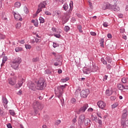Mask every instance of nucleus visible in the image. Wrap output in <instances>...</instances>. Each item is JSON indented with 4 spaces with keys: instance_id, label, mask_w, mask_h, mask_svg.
I'll return each instance as SVG.
<instances>
[{
    "instance_id": "nucleus-1",
    "label": "nucleus",
    "mask_w": 128,
    "mask_h": 128,
    "mask_svg": "<svg viewBox=\"0 0 128 128\" xmlns=\"http://www.w3.org/2000/svg\"><path fill=\"white\" fill-rule=\"evenodd\" d=\"M68 84H65L64 85H60L58 86V90L55 91V94L58 98H62V94H64V89L66 88V86Z\"/></svg>"
},
{
    "instance_id": "nucleus-2",
    "label": "nucleus",
    "mask_w": 128,
    "mask_h": 128,
    "mask_svg": "<svg viewBox=\"0 0 128 128\" xmlns=\"http://www.w3.org/2000/svg\"><path fill=\"white\" fill-rule=\"evenodd\" d=\"M36 90H42L46 86V84H44V80L42 78H40L38 82H36Z\"/></svg>"
},
{
    "instance_id": "nucleus-3",
    "label": "nucleus",
    "mask_w": 128,
    "mask_h": 128,
    "mask_svg": "<svg viewBox=\"0 0 128 128\" xmlns=\"http://www.w3.org/2000/svg\"><path fill=\"white\" fill-rule=\"evenodd\" d=\"M20 62H22V58H16L11 62V66L14 70H18Z\"/></svg>"
},
{
    "instance_id": "nucleus-4",
    "label": "nucleus",
    "mask_w": 128,
    "mask_h": 128,
    "mask_svg": "<svg viewBox=\"0 0 128 128\" xmlns=\"http://www.w3.org/2000/svg\"><path fill=\"white\" fill-rule=\"evenodd\" d=\"M33 108L35 112H38V110H42L44 108V104L42 102L36 101L33 103Z\"/></svg>"
},
{
    "instance_id": "nucleus-5",
    "label": "nucleus",
    "mask_w": 128,
    "mask_h": 128,
    "mask_svg": "<svg viewBox=\"0 0 128 128\" xmlns=\"http://www.w3.org/2000/svg\"><path fill=\"white\" fill-rule=\"evenodd\" d=\"M46 1H44V2H42V3H40L38 6V9L36 12V14H40V12H42V9L44 8H46Z\"/></svg>"
},
{
    "instance_id": "nucleus-6",
    "label": "nucleus",
    "mask_w": 128,
    "mask_h": 128,
    "mask_svg": "<svg viewBox=\"0 0 128 128\" xmlns=\"http://www.w3.org/2000/svg\"><path fill=\"white\" fill-rule=\"evenodd\" d=\"M97 104L100 108H102V110H104V108L106 106V104L104 101H99L98 102Z\"/></svg>"
},
{
    "instance_id": "nucleus-7",
    "label": "nucleus",
    "mask_w": 128,
    "mask_h": 128,
    "mask_svg": "<svg viewBox=\"0 0 128 128\" xmlns=\"http://www.w3.org/2000/svg\"><path fill=\"white\" fill-rule=\"evenodd\" d=\"M90 94V90H82L80 92V96L82 98H86Z\"/></svg>"
},
{
    "instance_id": "nucleus-8",
    "label": "nucleus",
    "mask_w": 128,
    "mask_h": 128,
    "mask_svg": "<svg viewBox=\"0 0 128 128\" xmlns=\"http://www.w3.org/2000/svg\"><path fill=\"white\" fill-rule=\"evenodd\" d=\"M88 108V104H84L83 106L81 107L78 112V114H80V112H84L86 109Z\"/></svg>"
},
{
    "instance_id": "nucleus-9",
    "label": "nucleus",
    "mask_w": 128,
    "mask_h": 128,
    "mask_svg": "<svg viewBox=\"0 0 128 128\" xmlns=\"http://www.w3.org/2000/svg\"><path fill=\"white\" fill-rule=\"evenodd\" d=\"M2 102L4 108H8V99H6V98L4 96H2Z\"/></svg>"
},
{
    "instance_id": "nucleus-10",
    "label": "nucleus",
    "mask_w": 128,
    "mask_h": 128,
    "mask_svg": "<svg viewBox=\"0 0 128 128\" xmlns=\"http://www.w3.org/2000/svg\"><path fill=\"white\" fill-rule=\"evenodd\" d=\"M102 8L104 10H110L112 8V5L108 3H105L102 6Z\"/></svg>"
},
{
    "instance_id": "nucleus-11",
    "label": "nucleus",
    "mask_w": 128,
    "mask_h": 128,
    "mask_svg": "<svg viewBox=\"0 0 128 128\" xmlns=\"http://www.w3.org/2000/svg\"><path fill=\"white\" fill-rule=\"evenodd\" d=\"M118 88L120 90H128V85L124 86L122 84H118Z\"/></svg>"
},
{
    "instance_id": "nucleus-12",
    "label": "nucleus",
    "mask_w": 128,
    "mask_h": 128,
    "mask_svg": "<svg viewBox=\"0 0 128 128\" xmlns=\"http://www.w3.org/2000/svg\"><path fill=\"white\" fill-rule=\"evenodd\" d=\"M84 118H86V116L84 114L81 115L78 119V124H84Z\"/></svg>"
},
{
    "instance_id": "nucleus-13",
    "label": "nucleus",
    "mask_w": 128,
    "mask_h": 128,
    "mask_svg": "<svg viewBox=\"0 0 128 128\" xmlns=\"http://www.w3.org/2000/svg\"><path fill=\"white\" fill-rule=\"evenodd\" d=\"M14 18L16 20H22V18L19 14H16V12H14Z\"/></svg>"
},
{
    "instance_id": "nucleus-14",
    "label": "nucleus",
    "mask_w": 128,
    "mask_h": 128,
    "mask_svg": "<svg viewBox=\"0 0 128 128\" xmlns=\"http://www.w3.org/2000/svg\"><path fill=\"white\" fill-rule=\"evenodd\" d=\"M30 90H36V84H34V83H30V84L28 86Z\"/></svg>"
},
{
    "instance_id": "nucleus-15",
    "label": "nucleus",
    "mask_w": 128,
    "mask_h": 128,
    "mask_svg": "<svg viewBox=\"0 0 128 128\" xmlns=\"http://www.w3.org/2000/svg\"><path fill=\"white\" fill-rule=\"evenodd\" d=\"M62 12L60 10H56L53 12V16H57V18H60Z\"/></svg>"
},
{
    "instance_id": "nucleus-16",
    "label": "nucleus",
    "mask_w": 128,
    "mask_h": 128,
    "mask_svg": "<svg viewBox=\"0 0 128 128\" xmlns=\"http://www.w3.org/2000/svg\"><path fill=\"white\" fill-rule=\"evenodd\" d=\"M18 78H20V80L18 81V88H20V86H22L24 84V79L22 78V76H18Z\"/></svg>"
},
{
    "instance_id": "nucleus-17",
    "label": "nucleus",
    "mask_w": 128,
    "mask_h": 128,
    "mask_svg": "<svg viewBox=\"0 0 128 128\" xmlns=\"http://www.w3.org/2000/svg\"><path fill=\"white\" fill-rule=\"evenodd\" d=\"M110 10L114 12H118V10H120V7L116 5H111Z\"/></svg>"
},
{
    "instance_id": "nucleus-18",
    "label": "nucleus",
    "mask_w": 128,
    "mask_h": 128,
    "mask_svg": "<svg viewBox=\"0 0 128 128\" xmlns=\"http://www.w3.org/2000/svg\"><path fill=\"white\" fill-rule=\"evenodd\" d=\"M122 126L123 128H126L128 126V120H124L123 121H121Z\"/></svg>"
},
{
    "instance_id": "nucleus-19",
    "label": "nucleus",
    "mask_w": 128,
    "mask_h": 128,
    "mask_svg": "<svg viewBox=\"0 0 128 128\" xmlns=\"http://www.w3.org/2000/svg\"><path fill=\"white\" fill-rule=\"evenodd\" d=\"M69 18H70V16L68 14H65L64 16H63L62 18V20L63 22H67Z\"/></svg>"
},
{
    "instance_id": "nucleus-20",
    "label": "nucleus",
    "mask_w": 128,
    "mask_h": 128,
    "mask_svg": "<svg viewBox=\"0 0 128 128\" xmlns=\"http://www.w3.org/2000/svg\"><path fill=\"white\" fill-rule=\"evenodd\" d=\"M8 84L11 86H14L16 84V81H13L12 78H10L8 80Z\"/></svg>"
},
{
    "instance_id": "nucleus-21",
    "label": "nucleus",
    "mask_w": 128,
    "mask_h": 128,
    "mask_svg": "<svg viewBox=\"0 0 128 128\" xmlns=\"http://www.w3.org/2000/svg\"><path fill=\"white\" fill-rule=\"evenodd\" d=\"M106 96H112V91L110 90H106Z\"/></svg>"
},
{
    "instance_id": "nucleus-22",
    "label": "nucleus",
    "mask_w": 128,
    "mask_h": 128,
    "mask_svg": "<svg viewBox=\"0 0 128 128\" xmlns=\"http://www.w3.org/2000/svg\"><path fill=\"white\" fill-rule=\"evenodd\" d=\"M62 60H56V62H54V64L55 66H62Z\"/></svg>"
},
{
    "instance_id": "nucleus-23",
    "label": "nucleus",
    "mask_w": 128,
    "mask_h": 128,
    "mask_svg": "<svg viewBox=\"0 0 128 128\" xmlns=\"http://www.w3.org/2000/svg\"><path fill=\"white\" fill-rule=\"evenodd\" d=\"M20 6H22V4L18 2H16L14 4V7L17 8H20Z\"/></svg>"
},
{
    "instance_id": "nucleus-24",
    "label": "nucleus",
    "mask_w": 128,
    "mask_h": 128,
    "mask_svg": "<svg viewBox=\"0 0 128 128\" xmlns=\"http://www.w3.org/2000/svg\"><path fill=\"white\" fill-rule=\"evenodd\" d=\"M126 116H128V114H126V112L124 113L122 115V122L123 120H126Z\"/></svg>"
},
{
    "instance_id": "nucleus-25",
    "label": "nucleus",
    "mask_w": 128,
    "mask_h": 128,
    "mask_svg": "<svg viewBox=\"0 0 128 128\" xmlns=\"http://www.w3.org/2000/svg\"><path fill=\"white\" fill-rule=\"evenodd\" d=\"M56 58L57 60H62V57L60 54H57L56 56Z\"/></svg>"
},
{
    "instance_id": "nucleus-26",
    "label": "nucleus",
    "mask_w": 128,
    "mask_h": 128,
    "mask_svg": "<svg viewBox=\"0 0 128 128\" xmlns=\"http://www.w3.org/2000/svg\"><path fill=\"white\" fill-rule=\"evenodd\" d=\"M98 70V66H96V64H94L92 66V72H96V70Z\"/></svg>"
},
{
    "instance_id": "nucleus-27",
    "label": "nucleus",
    "mask_w": 128,
    "mask_h": 128,
    "mask_svg": "<svg viewBox=\"0 0 128 128\" xmlns=\"http://www.w3.org/2000/svg\"><path fill=\"white\" fill-rule=\"evenodd\" d=\"M68 80H70V78L66 77V78L61 79L60 82H68Z\"/></svg>"
},
{
    "instance_id": "nucleus-28",
    "label": "nucleus",
    "mask_w": 128,
    "mask_h": 128,
    "mask_svg": "<svg viewBox=\"0 0 128 128\" xmlns=\"http://www.w3.org/2000/svg\"><path fill=\"white\" fill-rule=\"evenodd\" d=\"M33 42H42V40L38 39V38H34V39L32 40Z\"/></svg>"
},
{
    "instance_id": "nucleus-29",
    "label": "nucleus",
    "mask_w": 128,
    "mask_h": 128,
    "mask_svg": "<svg viewBox=\"0 0 128 128\" xmlns=\"http://www.w3.org/2000/svg\"><path fill=\"white\" fill-rule=\"evenodd\" d=\"M32 62H40V58L38 57H36L32 59Z\"/></svg>"
},
{
    "instance_id": "nucleus-30",
    "label": "nucleus",
    "mask_w": 128,
    "mask_h": 128,
    "mask_svg": "<svg viewBox=\"0 0 128 128\" xmlns=\"http://www.w3.org/2000/svg\"><path fill=\"white\" fill-rule=\"evenodd\" d=\"M8 60V57L4 56L2 58V64L1 66H4V64H6V62Z\"/></svg>"
},
{
    "instance_id": "nucleus-31",
    "label": "nucleus",
    "mask_w": 128,
    "mask_h": 128,
    "mask_svg": "<svg viewBox=\"0 0 128 128\" xmlns=\"http://www.w3.org/2000/svg\"><path fill=\"white\" fill-rule=\"evenodd\" d=\"M15 50H16V52H22V47H16L15 48Z\"/></svg>"
},
{
    "instance_id": "nucleus-32",
    "label": "nucleus",
    "mask_w": 128,
    "mask_h": 128,
    "mask_svg": "<svg viewBox=\"0 0 128 128\" xmlns=\"http://www.w3.org/2000/svg\"><path fill=\"white\" fill-rule=\"evenodd\" d=\"M10 114L11 116H14L16 115V113L14 112V110H10Z\"/></svg>"
},
{
    "instance_id": "nucleus-33",
    "label": "nucleus",
    "mask_w": 128,
    "mask_h": 128,
    "mask_svg": "<svg viewBox=\"0 0 128 128\" xmlns=\"http://www.w3.org/2000/svg\"><path fill=\"white\" fill-rule=\"evenodd\" d=\"M24 10L25 13L26 14H28V9L26 6H24Z\"/></svg>"
},
{
    "instance_id": "nucleus-34",
    "label": "nucleus",
    "mask_w": 128,
    "mask_h": 128,
    "mask_svg": "<svg viewBox=\"0 0 128 128\" xmlns=\"http://www.w3.org/2000/svg\"><path fill=\"white\" fill-rule=\"evenodd\" d=\"M101 62H102L103 64H108L106 60L104 58H101Z\"/></svg>"
},
{
    "instance_id": "nucleus-35",
    "label": "nucleus",
    "mask_w": 128,
    "mask_h": 128,
    "mask_svg": "<svg viewBox=\"0 0 128 128\" xmlns=\"http://www.w3.org/2000/svg\"><path fill=\"white\" fill-rule=\"evenodd\" d=\"M63 8L64 10H67L68 8V4H64L63 6Z\"/></svg>"
},
{
    "instance_id": "nucleus-36",
    "label": "nucleus",
    "mask_w": 128,
    "mask_h": 128,
    "mask_svg": "<svg viewBox=\"0 0 128 128\" xmlns=\"http://www.w3.org/2000/svg\"><path fill=\"white\" fill-rule=\"evenodd\" d=\"M39 20L40 22V24H44V19L42 18V17H40Z\"/></svg>"
},
{
    "instance_id": "nucleus-37",
    "label": "nucleus",
    "mask_w": 128,
    "mask_h": 128,
    "mask_svg": "<svg viewBox=\"0 0 128 128\" xmlns=\"http://www.w3.org/2000/svg\"><path fill=\"white\" fill-rule=\"evenodd\" d=\"M64 30L66 32H68L70 30V26H66L64 28Z\"/></svg>"
},
{
    "instance_id": "nucleus-38",
    "label": "nucleus",
    "mask_w": 128,
    "mask_h": 128,
    "mask_svg": "<svg viewBox=\"0 0 128 128\" xmlns=\"http://www.w3.org/2000/svg\"><path fill=\"white\" fill-rule=\"evenodd\" d=\"M84 123L86 126H88L90 124V120L88 119H86Z\"/></svg>"
},
{
    "instance_id": "nucleus-39",
    "label": "nucleus",
    "mask_w": 128,
    "mask_h": 128,
    "mask_svg": "<svg viewBox=\"0 0 128 128\" xmlns=\"http://www.w3.org/2000/svg\"><path fill=\"white\" fill-rule=\"evenodd\" d=\"M106 60H107L108 62V64H110V62H112V59L108 56L106 58Z\"/></svg>"
},
{
    "instance_id": "nucleus-40",
    "label": "nucleus",
    "mask_w": 128,
    "mask_h": 128,
    "mask_svg": "<svg viewBox=\"0 0 128 128\" xmlns=\"http://www.w3.org/2000/svg\"><path fill=\"white\" fill-rule=\"evenodd\" d=\"M25 47L26 50H30L32 48V46L30 44H26Z\"/></svg>"
},
{
    "instance_id": "nucleus-41",
    "label": "nucleus",
    "mask_w": 128,
    "mask_h": 128,
    "mask_svg": "<svg viewBox=\"0 0 128 128\" xmlns=\"http://www.w3.org/2000/svg\"><path fill=\"white\" fill-rule=\"evenodd\" d=\"M122 82H123V84H126L127 82V78H123L122 79Z\"/></svg>"
},
{
    "instance_id": "nucleus-42",
    "label": "nucleus",
    "mask_w": 128,
    "mask_h": 128,
    "mask_svg": "<svg viewBox=\"0 0 128 128\" xmlns=\"http://www.w3.org/2000/svg\"><path fill=\"white\" fill-rule=\"evenodd\" d=\"M4 38H6V36L0 34V40H4Z\"/></svg>"
},
{
    "instance_id": "nucleus-43",
    "label": "nucleus",
    "mask_w": 128,
    "mask_h": 128,
    "mask_svg": "<svg viewBox=\"0 0 128 128\" xmlns=\"http://www.w3.org/2000/svg\"><path fill=\"white\" fill-rule=\"evenodd\" d=\"M70 102L72 104H76V100L74 98H72Z\"/></svg>"
},
{
    "instance_id": "nucleus-44",
    "label": "nucleus",
    "mask_w": 128,
    "mask_h": 128,
    "mask_svg": "<svg viewBox=\"0 0 128 128\" xmlns=\"http://www.w3.org/2000/svg\"><path fill=\"white\" fill-rule=\"evenodd\" d=\"M44 118L46 120H50V116H48V115H45L44 116Z\"/></svg>"
},
{
    "instance_id": "nucleus-45",
    "label": "nucleus",
    "mask_w": 128,
    "mask_h": 128,
    "mask_svg": "<svg viewBox=\"0 0 128 128\" xmlns=\"http://www.w3.org/2000/svg\"><path fill=\"white\" fill-rule=\"evenodd\" d=\"M78 30H79L80 32H82V26L78 25L77 26Z\"/></svg>"
},
{
    "instance_id": "nucleus-46",
    "label": "nucleus",
    "mask_w": 128,
    "mask_h": 128,
    "mask_svg": "<svg viewBox=\"0 0 128 128\" xmlns=\"http://www.w3.org/2000/svg\"><path fill=\"white\" fill-rule=\"evenodd\" d=\"M118 106V103H115L112 106V108H116Z\"/></svg>"
},
{
    "instance_id": "nucleus-47",
    "label": "nucleus",
    "mask_w": 128,
    "mask_h": 128,
    "mask_svg": "<svg viewBox=\"0 0 128 128\" xmlns=\"http://www.w3.org/2000/svg\"><path fill=\"white\" fill-rule=\"evenodd\" d=\"M107 70H110L112 69V66H110V64H108L106 66Z\"/></svg>"
},
{
    "instance_id": "nucleus-48",
    "label": "nucleus",
    "mask_w": 128,
    "mask_h": 128,
    "mask_svg": "<svg viewBox=\"0 0 128 128\" xmlns=\"http://www.w3.org/2000/svg\"><path fill=\"white\" fill-rule=\"evenodd\" d=\"M58 44L56 42H54L53 43V48H57V46H58Z\"/></svg>"
},
{
    "instance_id": "nucleus-49",
    "label": "nucleus",
    "mask_w": 128,
    "mask_h": 128,
    "mask_svg": "<svg viewBox=\"0 0 128 128\" xmlns=\"http://www.w3.org/2000/svg\"><path fill=\"white\" fill-rule=\"evenodd\" d=\"M104 39H102L101 40V42L100 43V46H102V48H104Z\"/></svg>"
},
{
    "instance_id": "nucleus-50",
    "label": "nucleus",
    "mask_w": 128,
    "mask_h": 128,
    "mask_svg": "<svg viewBox=\"0 0 128 128\" xmlns=\"http://www.w3.org/2000/svg\"><path fill=\"white\" fill-rule=\"evenodd\" d=\"M44 14L47 16H52V13L48 11H45Z\"/></svg>"
},
{
    "instance_id": "nucleus-51",
    "label": "nucleus",
    "mask_w": 128,
    "mask_h": 128,
    "mask_svg": "<svg viewBox=\"0 0 128 128\" xmlns=\"http://www.w3.org/2000/svg\"><path fill=\"white\" fill-rule=\"evenodd\" d=\"M60 120H57L56 122V123L54 124L56 126H58V124H60Z\"/></svg>"
},
{
    "instance_id": "nucleus-52",
    "label": "nucleus",
    "mask_w": 128,
    "mask_h": 128,
    "mask_svg": "<svg viewBox=\"0 0 128 128\" xmlns=\"http://www.w3.org/2000/svg\"><path fill=\"white\" fill-rule=\"evenodd\" d=\"M54 36L56 38H60V34H54Z\"/></svg>"
},
{
    "instance_id": "nucleus-53",
    "label": "nucleus",
    "mask_w": 128,
    "mask_h": 128,
    "mask_svg": "<svg viewBox=\"0 0 128 128\" xmlns=\"http://www.w3.org/2000/svg\"><path fill=\"white\" fill-rule=\"evenodd\" d=\"M34 26H38V20H36L34 22Z\"/></svg>"
},
{
    "instance_id": "nucleus-54",
    "label": "nucleus",
    "mask_w": 128,
    "mask_h": 128,
    "mask_svg": "<svg viewBox=\"0 0 128 128\" xmlns=\"http://www.w3.org/2000/svg\"><path fill=\"white\" fill-rule=\"evenodd\" d=\"M20 26H21L20 23H18L16 24V28H20Z\"/></svg>"
},
{
    "instance_id": "nucleus-55",
    "label": "nucleus",
    "mask_w": 128,
    "mask_h": 128,
    "mask_svg": "<svg viewBox=\"0 0 128 128\" xmlns=\"http://www.w3.org/2000/svg\"><path fill=\"white\" fill-rule=\"evenodd\" d=\"M88 4L90 6V8H93L94 6H92V3H91L90 2H88Z\"/></svg>"
},
{
    "instance_id": "nucleus-56",
    "label": "nucleus",
    "mask_w": 128,
    "mask_h": 128,
    "mask_svg": "<svg viewBox=\"0 0 128 128\" xmlns=\"http://www.w3.org/2000/svg\"><path fill=\"white\" fill-rule=\"evenodd\" d=\"M46 72L47 74H52V72H50V70H46Z\"/></svg>"
},
{
    "instance_id": "nucleus-57",
    "label": "nucleus",
    "mask_w": 128,
    "mask_h": 128,
    "mask_svg": "<svg viewBox=\"0 0 128 128\" xmlns=\"http://www.w3.org/2000/svg\"><path fill=\"white\" fill-rule=\"evenodd\" d=\"M90 34H91V36H96V33L95 32H90Z\"/></svg>"
},
{
    "instance_id": "nucleus-58",
    "label": "nucleus",
    "mask_w": 128,
    "mask_h": 128,
    "mask_svg": "<svg viewBox=\"0 0 128 128\" xmlns=\"http://www.w3.org/2000/svg\"><path fill=\"white\" fill-rule=\"evenodd\" d=\"M116 98V96H112L110 98V100H114Z\"/></svg>"
},
{
    "instance_id": "nucleus-59",
    "label": "nucleus",
    "mask_w": 128,
    "mask_h": 128,
    "mask_svg": "<svg viewBox=\"0 0 128 128\" xmlns=\"http://www.w3.org/2000/svg\"><path fill=\"white\" fill-rule=\"evenodd\" d=\"M108 38H112V34H108L107 36Z\"/></svg>"
},
{
    "instance_id": "nucleus-60",
    "label": "nucleus",
    "mask_w": 128,
    "mask_h": 128,
    "mask_svg": "<svg viewBox=\"0 0 128 128\" xmlns=\"http://www.w3.org/2000/svg\"><path fill=\"white\" fill-rule=\"evenodd\" d=\"M84 74H90V71L88 70L87 71L84 70Z\"/></svg>"
},
{
    "instance_id": "nucleus-61",
    "label": "nucleus",
    "mask_w": 128,
    "mask_h": 128,
    "mask_svg": "<svg viewBox=\"0 0 128 128\" xmlns=\"http://www.w3.org/2000/svg\"><path fill=\"white\" fill-rule=\"evenodd\" d=\"M22 94V90H20L18 92L17 94H18V96H20V94Z\"/></svg>"
},
{
    "instance_id": "nucleus-62",
    "label": "nucleus",
    "mask_w": 128,
    "mask_h": 128,
    "mask_svg": "<svg viewBox=\"0 0 128 128\" xmlns=\"http://www.w3.org/2000/svg\"><path fill=\"white\" fill-rule=\"evenodd\" d=\"M72 122L74 124H76V118H74L72 120Z\"/></svg>"
},
{
    "instance_id": "nucleus-63",
    "label": "nucleus",
    "mask_w": 128,
    "mask_h": 128,
    "mask_svg": "<svg viewBox=\"0 0 128 128\" xmlns=\"http://www.w3.org/2000/svg\"><path fill=\"white\" fill-rule=\"evenodd\" d=\"M7 128H12V124H8L7 125Z\"/></svg>"
},
{
    "instance_id": "nucleus-64",
    "label": "nucleus",
    "mask_w": 128,
    "mask_h": 128,
    "mask_svg": "<svg viewBox=\"0 0 128 128\" xmlns=\"http://www.w3.org/2000/svg\"><path fill=\"white\" fill-rule=\"evenodd\" d=\"M20 44H24V40H21L19 42Z\"/></svg>"
}]
</instances>
